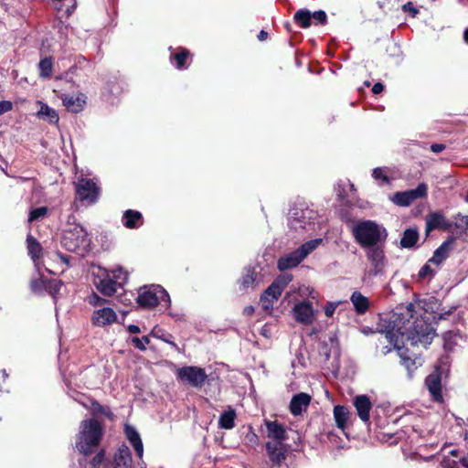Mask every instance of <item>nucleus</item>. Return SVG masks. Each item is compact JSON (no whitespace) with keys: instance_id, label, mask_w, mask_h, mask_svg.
<instances>
[{"instance_id":"nucleus-41","label":"nucleus","mask_w":468,"mask_h":468,"mask_svg":"<svg viewBox=\"0 0 468 468\" xmlns=\"http://www.w3.org/2000/svg\"><path fill=\"white\" fill-rule=\"evenodd\" d=\"M48 213L47 207H39L37 208H31V222L45 218Z\"/></svg>"},{"instance_id":"nucleus-1","label":"nucleus","mask_w":468,"mask_h":468,"mask_svg":"<svg viewBox=\"0 0 468 468\" xmlns=\"http://www.w3.org/2000/svg\"><path fill=\"white\" fill-rule=\"evenodd\" d=\"M388 328L385 330L386 339L399 351L402 365L408 370L411 377L413 371L417 368L416 362L410 357L403 356L401 349L405 342H410L412 346L419 344L427 346L430 345L435 335V330L431 324L421 317L413 318L412 321L406 318L403 314H394Z\"/></svg>"},{"instance_id":"nucleus-7","label":"nucleus","mask_w":468,"mask_h":468,"mask_svg":"<svg viewBox=\"0 0 468 468\" xmlns=\"http://www.w3.org/2000/svg\"><path fill=\"white\" fill-rule=\"evenodd\" d=\"M317 218L315 210L306 203L299 202L292 206L288 215V225L291 229L298 231L305 229L314 223Z\"/></svg>"},{"instance_id":"nucleus-55","label":"nucleus","mask_w":468,"mask_h":468,"mask_svg":"<svg viewBox=\"0 0 468 468\" xmlns=\"http://www.w3.org/2000/svg\"><path fill=\"white\" fill-rule=\"evenodd\" d=\"M383 89H384V86L380 82H378V83L374 84V86L372 88V92L374 94H378L383 90Z\"/></svg>"},{"instance_id":"nucleus-50","label":"nucleus","mask_w":468,"mask_h":468,"mask_svg":"<svg viewBox=\"0 0 468 468\" xmlns=\"http://www.w3.org/2000/svg\"><path fill=\"white\" fill-rule=\"evenodd\" d=\"M90 303L93 306H99V305H101L102 303H104L106 302V300L101 298L99 295H97L96 293H93L90 297Z\"/></svg>"},{"instance_id":"nucleus-63","label":"nucleus","mask_w":468,"mask_h":468,"mask_svg":"<svg viewBox=\"0 0 468 468\" xmlns=\"http://www.w3.org/2000/svg\"><path fill=\"white\" fill-rule=\"evenodd\" d=\"M462 463L463 464V466H465L466 468H468V461H467V460L463 459V460L462 461Z\"/></svg>"},{"instance_id":"nucleus-14","label":"nucleus","mask_w":468,"mask_h":468,"mask_svg":"<svg viewBox=\"0 0 468 468\" xmlns=\"http://www.w3.org/2000/svg\"><path fill=\"white\" fill-rule=\"evenodd\" d=\"M94 284L97 290L106 296L113 295L120 288L111 278L109 271L102 268H99L95 274Z\"/></svg>"},{"instance_id":"nucleus-35","label":"nucleus","mask_w":468,"mask_h":468,"mask_svg":"<svg viewBox=\"0 0 468 468\" xmlns=\"http://www.w3.org/2000/svg\"><path fill=\"white\" fill-rule=\"evenodd\" d=\"M294 20L303 28L311 26L312 15L307 9H300L294 14Z\"/></svg>"},{"instance_id":"nucleus-42","label":"nucleus","mask_w":468,"mask_h":468,"mask_svg":"<svg viewBox=\"0 0 468 468\" xmlns=\"http://www.w3.org/2000/svg\"><path fill=\"white\" fill-rule=\"evenodd\" d=\"M131 341L133 346L141 351H144L146 349V345L150 343L148 336H143L142 338L134 336Z\"/></svg>"},{"instance_id":"nucleus-43","label":"nucleus","mask_w":468,"mask_h":468,"mask_svg":"<svg viewBox=\"0 0 468 468\" xmlns=\"http://www.w3.org/2000/svg\"><path fill=\"white\" fill-rule=\"evenodd\" d=\"M103 460H104V452L101 451L93 457V459L90 463V468H100Z\"/></svg>"},{"instance_id":"nucleus-58","label":"nucleus","mask_w":468,"mask_h":468,"mask_svg":"<svg viewBox=\"0 0 468 468\" xmlns=\"http://www.w3.org/2000/svg\"><path fill=\"white\" fill-rule=\"evenodd\" d=\"M267 37H268V33L264 30H261L258 35V39L260 41H263L267 38Z\"/></svg>"},{"instance_id":"nucleus-16","label":"nucleus","mask_w":468,"mask_h":468,"mask_svg":"<svg viewBox=\"0 0 468 468\" xmlns=\"http://www.w3.org/2000/svg\"><path fill=\"white\" fill-rule=\"evenodd\" d=\"M425 386L433 401L442 402L441 374L438 368L431 372L425 379Z\"/></svg>"},{"instance_id":"nucleus-34","label":"nucleus","mask_w":468,"mask_h":468,"mask_svg":"<svg viewBox=\"0 0 468 468\" xmlns=\"http://www.w3.org/2000/svg\"><path fill=\"white\" fill-rule=\"evenodd\" d=\"M111 278L114 281L120 288H122L128 280V272L125 271L122 267H116L109 271Z\"/></svg>"},{"instance_id":"nucleus-13","label":"nucleus","mask_w":468,"mask_h":468,"mask_svg":"<svg viewBox=\"0 0 468 468\" xmlns=\"http://www.w3.org/2000/svg\"><path fill=\"white\" fill-rule=\"evenodd\" d=\"M428 187L425 184H420L415 189H410L404 192H397L392 197L391 200L398 206L408 207L414 200L425 197L427 196Z\"/></svg>"},{"instance_id":"nucleus-44","label":"nucleus","mask_w":468,"mask_h":468,"mask_svg":"<svg viewBox=\"0 0 468 468\" xmlns=\"http://www.w3.org/2000/svg\"><path fill=\"white\" fill-rule=\"evenodd\" d=\"M68 395L72 398L75 401H78L79 403L82 404L83 406H86V402L84 401V395L80 392H78L74 389L69 388L67 391Z\"/></svg>"},{"instance_id":"nucleus-30","label":"nucleus","mask_w":468,"mask_h":468,"mask_svg":"<svg viewBox=\"0 0 468 468\" xmlns=\"http://www.w3.org/2000/svg\"><path fill=\"white\" fill-rule=\"evenodd\" d=\"M189 57V51L184 48H180L176 53L170 55V61L175 64V67L179 69H186L187 68L186 60Z\"/></svg>"},{"instance_id":"nucleus-23","label":"nucleus","mask_w":468,"mask_h":468,"mask_svg":"<svg viewBox=\"0 0 468 468\" xmlns=\"http://www.w3.org/2000/svg\"><path fill=\"white\" fill-rule=\"evenodd\" d=\"M133 460L130 449L122 445L113 458V468H132Z\"/></svg>"},{"instance_id":"nucleus-47","label":"nucleus","mask_w":468,"mask_h":468,"mask_svg":"<svg viewBox=\"0 0 468 468\" xmlns=\"http://www.w3.org/2000/svg\"><path fill=\"white\" fill-rule=\"evenodd\" d=\"M404 12H409L412 17H415L419 14V9L416 8L411 2H408L402 5Z\"/></svg>"},{"instance_id":"nucleus-40","label":"nucleus","mask_w":468,"mask_h":468,"mask_svg":"<svg viewBox=\"0 0 468 468\" xmlns=\"http://www.w3.org/2000/svg\"><path fill=\"white\" fill-rule=\"evenodd\" d=\"M454 225L461 232L468 234V216L458 215L455 218Z\"/></svg>"},{"instance_id":"nucleus-26","label":"nucleus","mask_w":468,"mask_h":468,"mask_svg":"<svg viewBox=\"0 0 468 468\" xmlns=\"http://www.w3.org/2000/svg\"><path fill=\"white\" fill-rule=\"evenodd\" d=\"M453 242V237L448 238L445 241L441 243V245L439 248L435 250L433 256L431 258L429 261L436 265L441 264L443 261L447 259L449 252L452 250Z\"/></svg>"},{"instance_id":"nucleus-53","label":"nucleus","mask_w":468,"mask_h":468,"mask_svg":"<svg viewBox=\"0 0 468 468\" xmlns=\"http://www.w3.org/2000/svg\"><path fill=\"white\" fill-rule=\"evenodd\" d=\"M299 292H300V294H301V295L308 294V295H310L313 299H314V298H315V296H314V295H313V293H314V290H313L312 288H310V287H304V286H303V287H301V288H299Z\"/></svg>"},{"instance_id":"nucleus-3","label":"nucleus","mask_w":468,"mask_h":468,"mask_svg":"<svg viewBox=\"0 0 468 468\" xmlns=\"http://www.w3.org/2000/svg\"><path fill=\"white\" fill-rule=\"evenodd\" d=\"M352 232L356 241L363 249L378 244H385L388 237L387 229L372 220L357 222L353 227Z\"/></svg>"},{"instance_id":"nucleus-57","label":"nucleus","mask_w":468,"mask_h":468,"mask_svg":"<svg viewBox=\"0 0 468 468\" xmlns=\"http://www.w3.org/2000/svg\"><path fill=\"white\" fill-rule=\"evenodd\" d=\"M254 313V307L252 305H249V306H246L244 309H243V314L245 315H251L252 314Z\"/></svg>"},{"instance_id":"nucleus-18","label":"nucleus","mask_w":468,"mask_h":468,"mask_svg":"<svg viewBox=\"0 0 468 468\" xmlns=\"http://www.w3.org/2000/svg\"><path fill=\"white\" fill-rule=\"evenodd\" d=\"M117 319V314L113 309L103 307L93 312L91 321L96 326H106L113 324Z\"/></svg>"},{"instance_id":"nucleus-29","label":"nucleus","mask_w":468,"mask_h":468,"mask_svg":"<svg viewBox=\"0 0 468 468\" xmlns=\"http://www.w3.org/2000/svg\"><path fill=\"white\" fill-rule=\"evenodd\" d=\"M419 240V232L416 229H407L404 230L399 245L402 249L413 248Z\"/></svg>"},{"instance_id":"nucleus-33","label":"nucleus","mask_w":468,"mask_h":468,"mask_svg":"<svg viewBox=\"0 0 468 468\" xmlns=\"http://www.w3.org/2000/svg\"><path fill=\"white\" fill-rule=\"evenodd\" d=\"M236 412L233 409L229 408L228 410L220 414L218 419V426L221 429L230 430L235 426Z\"/></svg>"},{"instance_id":"nucleus-61","label":"nucleus","mask_w":468,"mask_h":468,"mask_svg":"<svg viewBox=\"0 0 468 468\" xmlns=\"http://www.w3.org/2000/svg\"><path fill=\"white\" fill-rule=\"evenodd\" d=\"M463 38L466 44H468V28L463 33Z\"/></svg>"},{"instance_id":"nucleus-45","label":"nucleus","mask_w":468,"mask_h":468,"mask_svg":"<svg viewBox=\"0 0 468 468\" xmlns=\"http://www.w3.org/2000/svg\"><path fill=\"white\" fill-rule=\"evenodd\" d=\"M151 335L156 338L162 339L164 342L171 345L173 347H176V345L175 344V342L170 340V338H171L170 335H165L164 334L159 335V330H156L155 328H154L152 330Z\"/></svg>"},{"instance_id":"nucleus-39","label":"nucleus","mask_w":468,"mask_h":468,"mask_svg":"<svg viewBox=\"0 0 468 468\" xmlns=\"http://www.w3.org/2000/svg\"><path fill=\"white\" fill-rule=\"evenodd\" d=\"M372 177L378 182L379 186L389 183V177L388 176L386 170L382 167H377L372 172Z\"/></svg>"},{"instance_id":"nucleus-28","label":"nucleus","mask_w":468,"mask_h":468,"mask_svg":"<svg viewBox=\"0 0 468 468\" xmlns=\"http://www.w3.org/2000/svg\"><path fill=\"white\" fill-rule=\"evenodd\" d=\"M350 301L354 305L356 313L358 314H365L369 308L368 298L363 295L360 292H354L351 294Z\"/></svg>"},{"instance_id":"nucleus-8","label":"nucleus","mask_w":468,"mask_h":468,"mask_svg":"<svg viewBox=\"0 0 468 468\" xmlns=\"http://www.w3.org/2000/svg\"><path fill=\"white\" fill-rule=\"evenodd\" d=\"M162 302L170 306V296L161 285L151 284L139 288L137 303L141 307L153 308Z\"/></svg>"},{"instance_id":"nucleus-49","label":"nucleus","mask_w":468,"mask_h":468,"mask_svg":"<svg viewBox=\"0 0 468 468\" xmlns=\"http://www.w3.org/2000/svg\"><path fill=\"white\" fill-rule=\"evenodd\" d=\"M8 378V374L7 372L5 371V369H2L0 370V392H5V391H7V388H5V386L4 385V383L5 382V380L7 379Z\"/></svg>"},{"instance_id":"nucleus-59","label":"nucleus","mask_w":468,"mask_h":468,"mask_svg":"<svg viewBox=\"0 0 468 468\" xmlns=\"http://www.w3.org/2000/svg\"><path fill=\"white\" fill-rule=\"evenodd\" d=\"M55 255H56V256H58V257L60 258V260H61L65 264H67V265H69V257H67V256H65V255H61V254H59V253H56Z\"/></svg>"},{"instance_id":"nucleus-48","label":"nucleus","mask_w":468,"mask_h":468,"mask_svg":"<svg viewBox=\"0 0 468 468\" xmlns=\"http://www.w3.org/2000/svg\"><path fill=\"white\" fill-rule=\"evenodd\" d=\"M13 104L10 101H0V115L12 110Z\"/></svg>"},{"instance_id":"nucleus-32","label":"nucleus","mask_w":468,"mask_h":468,"mask_svg":"<svg viewBox=\"0 0 468 468\" xmlns=\"http://www.w3.org/2000/svg\"><path fill=\"white\" fill-rule=\"evenodd\" d=\"M334 418L336 427L345 430L347 420L349 418V410L345 406L337 405L334 408Z\"/></svg>"},{"instance_id":"nucleus-20","label":"nucleus","mask_w":468,"mask_h":468,"mask_svg":"<svg viewBox=\"0 0 468 468\" xmlns=\"http://www.w3.org/2000/svg\"><path fill=\"white\" fill-rule=\"evenodd\" d=\"M266 451L270 460L275 464H280L286 459L287 449L282 442L268 441Z\"/></svg>"},{"instance_id":"nucleus-21","label":"nucleus","mask_w":468,"mask_h":468,"mask_svg":"<svg viewBox=\"0 0 468 468\" xmlns=\"http://www.w3.org/2000/svg\"><path fill=\"white\" fill-rule=\"evenodd\" d=\"M311 396L307 393H298L294 395L290 403V410L292 415H301L309 406Z\"/></svg>"},{"instance_id":"nucleus-31","label":"nucleus","mask_w":468,"mask_h":468,"mask_svg":"<svg viewBox=\"0 0 468 468\" xmlns=\"http://www.w3.org/2000/svg\"><path fill=\"white\" fill-rule=\"evenodd\" d=\"M447 223L444 216L439 212L431 213L426 219V230L446 228Z\"/></svg>"},{"instance_id":"nucleus-17","label":"nucleus","mask_w":468,"mask_h":468,"mask_svg":"<svg viewBox=\"0 0 468 468\" xmlns=\"http://www.w3.org/2000/svg\"><path fill=\"white\" fill-rule=\"evenodd\" d=\"M36 117L43 122H47L50 124H56L58 122L59 117L57 111L49 107L47 103L37 101L36 102Z\"/></svg>"},{"instance_id":"nucleus-19","label":"nucleus","mask_w":468,"mask_h":468,"mask_svg":"<svg viewBox=\"0 0 468 468\" xmlns=\"http://www.w3.org/2000/svg\"><path fill=\"white\" fill-rule=\"evenodd\" d=\"M354 406L356 408L359 419L367 423L370 419V410L372 403L367 395H358L354 399Z\"/></svg>"},{"instance_id":"nucleus-12","label":"nucleus","mask_w":468,"mask_h":468,"mask_svg":"<svg viewBox=\"0 0 468 468\" xmlns=\"http://www.w3.org/2000/svg\"><path fill=\"white\" fill-rule=\"evenodd\" d=\"M176 377L179 380L192 388H200L207 378L203 368L194 366H186L178 368Z\"/></svg>"},{"instance_id":"nucleus-5","label":"nucleus","mask_w":468,"mask_h":468,"mask_svg":"<svg viewBox=\"0 0 468 468\" xmlns=\"http://www.w3.org/2000/svg\"><path fill=\"white\" fill-rule=\"evenodd\" d=\"M61 243L67 250L82 254L90 247V239L82 226L73 225L64 231Z\"/></svg>"},{"instance_id":"nucleus-2","label":"nucleus","mask_w":468,"mask_h":468,"mask_svg":"<svg viewBox=\"0 0 468 468\" xmlns=\"http://www.w3.org/2000/svg\"><path fill=\"white\" fill-rule=\"evenodd\" d=\"M51 253L41 243L31 237V261H33L38 278L31 282V290L37 292H47L54 299L61 289L62 282L49 277V262Z\"/></svg>"},{"instance_id":"nucleus-46","label":"nucleus","mask_w":468,"mask_h":468,"mask_svg":"<svg viewBox=\"0 0 468 468\" xmlns=\"http://www.w3.org/2000/svg\"><path fill=\"white\" fill-rule=\"evenodd\" d=\"M311 15H312V19H314L315 21H317L321 24L326 23L327 16L324 11H323V10L314 11V13H311Z\"/></svg>"},{"instance_id":"nucleus-60","label":"nucleus","mask_w":468,"mask_h":468,"mask_svg":"<svg viewBox=\"0 0 468 468\" xmlns=\"http://www.w3.org/2000/svg\"><path fill=\"white\" fill-rule=\"evenodd\" d=\"M340 186H341V185H340V184H337V196H338L339 197L343 198V197H344V195L342 194V192H341V191H340V189H339V188H340Z\"/></svg>"},{"instance_id":"nucleus-11","label":"nucleus","mask_w":468,"mask_h":468,"mask_svg":"<svg viewBox=\"0 0 468 468\" xmlns=\"http://www.w3.org/2000/svg\"><path fill=\"white\" fill-rule=\"evenodd\" d=\"M384 245L385 244H378L365 248L367 250L366 256L371 263V268L367 271L363 277L365 282H369L373 278L383 274V270L386 265Z\"/></svg>"},{"instance_id":"nucleus-54","label":"nucleus","mask_w":468,"mask_h":468,"mask_svg":"<svg viewBox=\"0 0 468 468\" xmlns=\"http://www.w3.org/2000/svg\"><path fill=\"white\" fill-rule=\"evenodd\" d=\"M445 148L446 146L443 144H433L431 145V150L436 154L442 152Z\"/></svg>"},{"instance_id":"nucleus-15","label":"nucleus","mask_w":468,"mask_h":468,"mask_svg":"<svg viewBox=\"0 0 468 468\" xmlns=\"http://www.w3.org/2000/svg\"><path fill=\"white\" fill-rule=\"evenodd\" d=\"M292 312L295 321L304 325L312 324L315 319L314 309L310 301L298 302Z\"/></svg>"},{"instance_id":"nucleus-52","label":"nucleus","mask_w":468,"mask_h":468,"mask_svg":"<svg viewBox=\"0 0 468 468\" xmlns=\"http://www.w3.org/2000/svg\"><path fill=\"white\" fill-rule=\"evenodd\" d=\"M336 309V305L335 303H328L326 304L325 308H324V314L327 317H331L335 311Z\"/></svg>"},{"instance_id":"nucleus-9","label":"nucleus","mask_w":468,"mask_h":468,"mask_svg":"<svg viewBox=\"0 0 468 468\" xmlns=\"http://www.w3.org/2000/svg\"><path fill=\"white\" fill-rule=\"evenodd\" d=\"M74 185L76 198L83 205L90 206L98 201L101 188L96 178H90L80 175L74 182Z\"/></svg>"},{"instance_id":"nucleus-25","label":"nucleus","mask_w":468,"mask_h":468,"mask_svg":"<svg viewBox=\"0 0 468 468\" xmlns=\"http://www.w3.org/2000/svg\"><path fill=\"white\" fill-rule=\"evenodd\" d=\"M124 433L127 440L133 445L137 456L139 458H142L144 454V445L138 431L135 430L134 427L131 425H125Z\"/></svg>"},{"instance_id":"nucleus-22","label":"nucleus","mask_w":468,"mask_h":468,"mask_svg":"<svg viewBox=\"0 0 468 468\" xmlns=\"http://www.w3.org/2000/svg\"><path fill=\"white\" fill-rule=\"evenodd\" d=\"M87 97L83 93L66 96L62 99L63 105L68 111L78 113L81 112L86 105Z\"/></svg>"},{"instance_id":"nucleus-36","label":"nucleus","mask_w":468,"mask_h":468,"mask_svg":"<svg viewBox=\"0 0 468 468\" xmlns=\"http://www.w3.org/2000/svg\"><path fill=\"white\" fill-rule=\"evenodd\" d=\"M257 279V272L252 268H248L245 270L240 283L243 288H249L253 286L254 282Z\"/></svg>"},{"instance_id":"nucleus-51","label":"nucleus","mask_w":468,"mask_h":468,"mask_svg":"<svg viewBox=\"0 0 468 468\" xmlns=\"http://www.w3.org/2000/svg\"><path fill=\"white\" fill-rule=\"evenodd\" d=\"M432 271H431V268L430 267L429 264H425L424 266H422L419 271V277L420 278H425L426 276H428L430 273H431Z\"/></svg>"},{"instance_id":"nucleus-10","label":"nucleus","mask_w":468,"mask_h":468,"mask_svg":"<svg viewBox=\"0 0 468 468\" xmlns=\"http://www.w3.org/2000/svg\"><path fill=\"white\" fill-rule=\"evenodd\" d=\"M292 280V276L291 274H284L276 278L261 295V307L266 312H271L274 303L279 299L282 292Z\"/></svg>"},{"instance_id":"nucleus-24","label":"nucleus","mask_w":468,"mask_h":468,"mask_svg":"<svg viewBox=\"0 0 468 468\" xmlns=\"http://www.w3.org/2000/svg\"><path fill=\"white\" fill-rule=\"evenodd\" d=\"M265 426L268 432V437L274 440V442H282L286 441V430L277 421L265 420Z\"/></svg>"},{"instance_id":"nucleus-27","label":"nucleus","mask_w":468,"mask_h":468,"mask_svg":"<svg viewBox=\"0 0 468 468\" xmlns=\"http://www.w3.org/2000/svg\"><path fill=\"white\" fill-rule=\"evenodd\" d=\"M122 221L127 229H137L143 224V216L137 210L127 209L123 213Z\"/></svg>"},{"instance_id":"nucleus-62","label":"nucleus","mask_w":468,"mask_h":468,"mask_svg":"<svg viewBox=\"0 0 468 468\" xmlns=\"http://www.w3.org/2000/svg\"><path fill=\"white\" fill-rule=\"evenodd\" d=\"M26 244H27V249H29V234H27L26 237Z\"/></svg>"},{"instance_id":"nucleus-4","label":"nucleus","mask_w":468,"mask_h":468,"mask_svg":"<svg viewBox=\"0 0 468 468\" xmlns=\"http://www.w3.org/2000/svg\"><path fill=\"white\" fill-rule=\"evenodd\" d=\"M102 436V428L95 419L84 420L80 426L76 448L84 455L95 451Z\"/></svg>"},{"instance_id":"nucleus-37","label":"nucleus","mask_w":468,"mask_h":468,"mask_svg":"<svg viewBox=\"0 0 468 468\" xmlns=\"http://www.w3.org/2000/svg\"><path fill=\"white\" fill-rule=\"evenodd\" d=\"M460 336L452 332H446L443 334V347L446 351H452L453 347L458 344Z\"/></svg>"},{"instance_id":"nucleus-64","label":"nucleus","mask_w":468,"mask_h":468,"mask_svg":"<svg viewBox=\"0 0 468 468\" xmlns=\"http://www.w3.org/2000/svg\"><path fill=\"white\" fill-rule=\"evenodd\" d=\"M139 465L141 466V468H145V463L144 462L142 463H139Z\"/></svg>"},{"instance_id":"nucleus-56","label":"nucleus","mask_w":468,"mask_h":468,"mask_svg":"<svg viewBox=\"0 0 468 468\" xmlns=\"http://www.w3.org/2000/svg\"><path fill=\"white\" fill-rule=\"evenodd\" d=\"M127 329L131 334H138L141 331L140 327L136 324H130L128 325Z\"/></svg>"},{"instance_id":"nucleus-6","label":"nucleus","mask_w":468,"mask_h":468,"mask_svg":"<svg viewBox=\"0 0 468 468\" xmlns=\"http://www.w3.org/2000/svg\"><path fill=\"white\" fill-rule=\"evenodd\" d=\"M323 243V239L318 238L306 241L294 251L282 256L277 262L280 271H286L298 266L311 252Z\"/></svg>"},{"instance_id":"nucleus-38","label":"nucleus","mask_w":468,"mask_h":468,"mask_svg":"<svg viewBox=\"0 0 468 468\" xmlns=\"http://www.w3.org/2000/svg\"><path fill=\"white\" fill-rule=\"evenodd\" d=\"M53 63L50 58H45L38 63L39 76L41 78H48L52 72Z\"/></svg>"}]
</instances>
